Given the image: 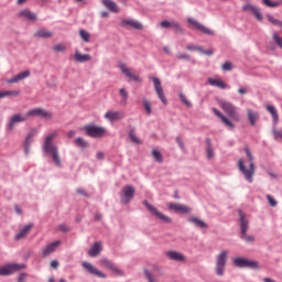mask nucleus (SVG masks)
<instances>
[{"label":"nucleus","mask_w":282,"mask_h":282,"mask_svg":"<svg viewBox=\"0 0 282 282\" xmlns=\"http://www.w3.org/2000/svg\"><path fill=\"white\" fill-rule=\"evenodd\" d=\"M239 217H240V232H241V239L247 241L248 243H252L254 241V236H248V218H246V214H243L242 210H239Z\"/></svg>","instance_id":"4"},{"label":"nucleus","mask_w":282,"mask_h":282,"mask_svg":"<svg viewBox=\"0 0 282 282\" xmlns=\"http://www.w3.org/2000/svg\"><path fill=\"white\" fill-rule=\"evenodd\" d=\"M242 12H249V14H253L258 21H263V15L261 14V9L256 7L254 4L247 3L242 6Z\"/></svg>","instance_id":"12"},{"label":"nucleus","mask_w":282,"mask_h":282,"mask_svg":"<svg viewBox=\"0 0 282 282\" xmlns=\"http://www.w3.org/2000/svg\"><path fill=\"white\" fill-rule=\"evenodd\" d=\"M161 28L163 29H169V28H174V30H177L178 32H183L182 30V25H180V23L177 22H169L166 20L161 22Z\"/></svg>","instance_id":"29"},{"label":"nucleus","mask_w":282,"mask_h":282,"mask_svg":"<svg viewBox=\"0 0 282 282\" xmlns=\"http://www.w3.org/2000/svg\"><path fill=\"white\" fill-rule=\"evenodd\" d=\"M39 118H43L44 120H52V118H54V113L47 111L46 109L40 108Z\"/></svg>","instance_id":"35"},{"label":"nucleus","mask_w":282,"mask_h":282,"mask_svg":"<svg viewBox=\"0 0 282 282\" xmlns=\"http://www.w3.org/2000/svg\"><path fill=\"white\" fill-rule=\"evenodd\" d=\"M176 143L178 144V147H180L181 149H184V142H182V138L177 137V138H176Z\"/></svg>","instance_id":"61"},{"label":"nucleus","mask_w":282,"mask_h":282,"mask_svg":"<svg viewBox=\"0 0 282 282\" xmlns=\"http://www.w3.org/2000/svg\"><path fill=\"white\" fill-rule=\"evenodd\" d=\"M102 4L105 6V8H107V10H110V12H115V13L120 12L118 4H116L113 0H102Z\"/></svg>","instance_id":"27"},{"label":"nucleus","mask_w":282,"mask_h":282,"mask_svg":"<svg viewBox=\"0 0 282 282\" xmlns=\"http://www.w3.org/2000/svg\"><path fill=\"white\" fill-rule=\"evenodd\" d=\"M25 120H28V115H13L8 123L9 130L12 131L14 127H17V124H19L20 122H25Z\"/></svg>","instance_id":"16"},{"label":"nucleus","mask_w":282,"mask_h":282,"mask_svg":"<svg viewBox=\"0 0 282 282\" xmlns=\"http://www.w3.org/2000/svg\"><path fill=\"white\" fill-rule=\"evenodd\" d=\"M100 267L106 268V270H111V272H115V274H118L119 276H122V270L118 268L113 262H111L108 259H101L99 260Z\"/></svg>","instance_id":"15"},{"label":"nucleus","mask_w":282,"mask_h":282,"mask_svg":"<svg viewBox=\"0 0 282 282\" xmlns=\"http://www.w3.org/2000/svg\"><path fill=\"white\" fill-rule=\"evenodd\" d=\"M6 95H7V96L17 97V96H20V95H21V91H20V90H6Z\"/></svg>","instance_id":"53"},{"label":"nucleus","mask_w":282,"mask_h":282,"mask_svg":"<svg viewBox=\"0 0 282 282\" xmlns=\"http://www.w3.org/2000/svg\"><path fill=\"white\" fill-rule=\"evenodd\" d=\"M75 143L77 144V147H82V149H87V147L89 145L87 141H85V139L83 138H77L75 140Z\"/></svg>","instance_id":"44"},{"label":"nucleus","mask_w":282,"mask_h":282,"mask_svg":"<svg viewBox=\"0 0 282 282\" xmlns=\"http://www.w3.org/2000/svg\"><path fill=\"white\" fill-rule=\"evenodd\" d=\"M152 155L156 160V162H162L163 158H162V153L160 151L153 150Z\"/></svg>","instance_id":"50"},{"label":"nucleus","mask_w":282,"mask_h":282,"mask_svg":"<svg viewBox=\"0 0 282 282\" xmlns=\"http://www.w3.org/2000/svg\"><path fill=\"white\" fill-rule=\"evenodd\" d=\"M129 138L134 144H142V141H140V139H138V137L135 135V131L131 130L129 132Z\"/></svg>","instance_id":"43"},{"label":"nucleus","mask_w":282,"mask_h":282,"mask_svg":"<svg viewBox=\"0 0 282 282\" xmlns=\"http://www.w3.org/2000/svg\"><path fill=\"white\" fill-rule=\"evenodd\" d=\"M40 109L41 108H33V109L29 110L26 112V119H29V118H39Z\"/></svg>","instance_id":"40"},{"label":"nucleus","mask_w":282,"mask_h":282,"mask_svg":"<svg viewBox=\"0 0 282 282\" xmlns=\"http://www.w3.org/2000/svg\"><path fill=\"white\" fill-rule=\"evenodd\" d=\"M203 54H206L207 56H213L214 52L213 48H208L206 51H204V48H202L200 51Z\"/></svg>","instance_id":"59"},{"label":"nucleus","mask_w":282,"mask_h":282,"mask_svg":"<svg viewBox=\"0 0 282 282\" xmlns=\"http://www.w3.org/2000/svg\"><path fill=\"white\" fill-rule=\"evenodd\" d=\"M267 199H268V202H269V204H270V206H272V208H274V207H276V199H274V197H272V195H267Z\"/></svg>","instance_id":"52"},{"label":"nucleus","mask_w":282,"mask_h":282,"mask_svg":"<svg viewBox=\"0 0 282 282\" xmlns=\"http://www.w3.org/2000/svg\"><path fill=\"white\" fill-rule=\"evenodd\" d=\"M145 276H147L149 282H158V280H155L153 274L149 273V271H145Z\"/></svg>","instance_id":"56"},{"label":"nucleus","mask_w":282,"mask_h":282,"mask_svg":"<svg viewBox=\"0 0 282 282\" xmlns=\"http://www.w3.org/2000/svg\"><path fill=\"white\" fill-rule=\"evenodd\" d=\"M79 36L83 39V41H85V43H89V40L91 39V34L85 30L79 31Z\"/></svg>","instance_id":"41"},{"label":"nucleus","mask_w":282,"mask_h":282,"mask_svg":"<svg viewBox=\"0 0 282 282\" xmlns=\"http://www.w3.org/2000/svg\"><path fill=\"white\" fill-rule=\"evenodd\" d=\"M74 135H76V131H74V130L68 131L67 138L72 139V138H74Z\"/></svg>","instance_id":"63"},{"label":"nucleus","mask_w":282,"mask_h":282,"mask_svg":"<svg viewBox=\"0 0 282 282\" xmlns=\"http://www.w3.org/2000/svg\"><path fill=\"white\" fill-rule=\"evenodd\" d=\"M186 50H188V52H202V46L188 44Z\"/></svg>","instance_id":"49"},{"label":"nucleus","mask_w":282,"mask_h":282,"mask_svg":"<svg viewBox=\"0 0 282 282\" xmlns=\"http://www.w3.org/2000/svg\"><path fill=\"white\" fill-rule=\"evenodd\" d=\"M187 23L192 25L194 30H198V32H203V34H207L208 36H213L215 34L213 30L206 28L204 24L197 22V20L193 18H188Z\"/></svg>","instance_id":"11"},{"label":"nucleus","mask_w":282,"mask_h":282,"mask_svg":"<svg viewBox=\"0 0 282 282\" xmlns=\"http://www.w3.org/2000/svg\"><path fill=\"white\" fill-rule=\"evenodd\" d=\"M35 36H37V39H52L54 36V33H52V31H47L45 29H40L35 33Z\"/></svg>","instance_id":"32"},{"label":"nucleus","mask_w":282,"mask_h":282,"mask_svg":"<svg viewBox=\"0 0 282 282\" xmlns=\"http://www.w3.org/2000/svg\"><path fill=\"white\" fill-rule=\"evenodd\" d=\"M30 144H32V134H29L26 137V141H25V144H24V152L25 153H30Z\"/></svg>","instance_id":"47"},{"label":"nucleus","mask_w":282,"mask_h":282,"mask_svg":"<svg viewBox=\"0 0 282 282\" xmlns=\"http://www.w3.org/2000/svg\"><path fill=\"white\" fill-rule=\"evenodd\" d=\"M134 195L135 188H133L131 185H126L120 193L121 204H129V202L133 199Z\"/></svg>","instance_id":"10"},{"label":"nucleus","mask_w":282,"mask_h":282,"mask_svg":"<svg viewBox=\"0 0 282 282\" xmlns=\"http://www.w3.org/2000/svg\"><path fill=\"white\" fill-rule=\"evenodd\" d=\"M223 69L224 72H230V69H232V63L226 62L225 64H223Z\"/></svg>","instance_id":"54"},{"label":"nucleus","mask_w":282,"mask_h":282,"mask_svg":"<svg viewBox=\"0 0 282 282\" xmlns=\"http://www.w3.org/2000/svg\"><path fill=\"white\" fill-rule=\"evenodd\" d=\"M263 6H265L267 8H279L280 6H282V0L279 1H271V0H262Z\"/></svg>","instance_id":"36"},{"label":"nucleus","mask_w":282,"mask_h":282,"mask_svg":"<svg viewBox=\"0 0 282 282\" xmlns=\"http://www.w3.org/2000/svg\"><path fill=\"white\" fill-rule=\"evenodd\" d=\"M234 264L236 268H259V263H257V261L248 260L246 258L234 259Z\"/></svg>","instance_id":"13"},{"label":"nucleus","mask_w":282,"mask_h":282,"mask_svg":"<svg viewBox=\"0 0 282 282\" xmlns=\"http://www.w3.org/2000/svg\"><path fill=\"white\" fill-rule=\"evenodd\" d=\"M143 107L145 109V112L148 116H151L152 113V106H151V101H149L148 99H143Z\"/></svg>","instance_id":"42"},{"label":"nucleus","mask_w":282,"mask_h":282,"mask_svg":"<svg viewBox=\"0 0 282 282\" xmlns=\"http://www.w3.org/2000/svg\"><path fill=\"white\" fill-rule=\"evenodd\" d=\"M19 17L26 21H36V14L28 9L20 11Z\"/></svg>","instance_id":"25"},{"label":"nucleus","mask_w":282,"mask_h":282,"mask_svg":"<svg viewBox=\"0 0 282 282\" xmlns=\"http://www.w3.org/2000/svg\"><path fill=\"white\" fill-rule=\"evenodd\" d=\"M272 36H273L274 43H276V45H279V47H281V50H282V37H281V35H279V33H276V32H273Z\"/></svg>","instance_id":"46"},{"label":"nucleus","mask_w":282,"mask_h":282,"mask_svg":"<svg viewBox=\"0 0 282 282\" xmlns=\"http://www.w3.org/2000/svg\"><path fill=\"white\" fill-rule=\"evenodd\" d=\"M97 160H105V153L98 152L97 153Z\"/></svg>","instance_id":"64"},{"label":"nucleus","mask_w":282,"mask_h":282,"mask_svg":"<svg viewBox=\"0 0 282 282\" xmlns=\"http://www.w3.org/2000/svg\"><path fill=\"white\" fill-rule=\"evenodd\" d=\"M247 116L251 127H254V124H257V121L259 120V112L249 109L247 110Z\"/></svg>","instance_id":"28"},{"label":"nucleus","mask_w":282,"mask_h":282,"mask_svg":"<svg viewBox=\"0 0 282 282\" xmlns=\"http://www.w3.org/2000/svg\"><path fill=\"white\" fill-rule=\"evenodd\" d=\"M58 230L61 232H67L69 230V227H67V225H59Z\"/></svg>","instance_id":"58"},{"label":"nucleus","mask_w":282,"mask_h":282,"mask_svg":"<svg viewBox=\"0 0 282 282\" xmlns=\"http://www.w3.org/2000/svg\"><path fill=\"white\" fill-rule=\"evenodd\" d=\"M28 281V274L26 273H21L18 282H26Z\"/></svg>","instance_id":"57"},{"label":"nucleus","mask_w":282,"mask_h":282,"mask_svg":"<svg viewBox=\"0 0 282 282\" xmlns=\"http://www.w3.org/2000/svg\"><path fill=\"white\" fill-rule=\"evenodd\" d=\"M245 153L248 159L249 166L246 165V161L243 159H240L238 161V169L242 175H245V178L249 184H252L254 182V173L257 171V167L254 166V155H252V152L250 151V148H245Z\"/></svg>","instance_id":"1"},{"label":"nucleus","mask_w":282,"mask_h":282,"mask_svg":"<svg viewBox=\"0 0 282 282\" xmlns=\"http://www.w3.org/2000/svg\"><path fill=\"white\" fill-rule=\"evenodd\" d=\"M170 210H174V213H191V208L184 205L169 203L167 204Z\"/></svg>","instance_id":"22"},{"label":"nucleus","mask_w":282,"mask_h":282,"mask_svg":"<svg viewBox=\"0 0 282 282\" xmlns=\"http://www.w3.org/2000/svg\"><path fill=\"white\" fill-rule=\"evenodd\" d=\"M213 113H215L217 118H220L221 122H224L226 127H228L229 129H235V123H232V121H230L228 117L224 116L221 111L217 110V108H213Z\"/></svg>","instance_id":"21"},{"label":"nucleus","mask_w":282,"mask_h":282,"mask_svg":"<svg viewBox=\"0 0 282 282\" xmlns=\"http://www.w3.org/2000/svg\"><path fill=\"white\" fill-rule=\"evenodd\" d=\"M151 80L154 85V90L158 95V98L161 100L163 105H169V100L166 99V95H164V88L162 87V80L158 77H151Z\"/></svg>","instance_id":"9"},{"label":"nucleus","mask_w":282,"mask_h":282,"mask_svg":"<svg viewBox=\"0 0 282 282\" xmlns=\"http://www.w3.org/2000/svg\"><path fill=\"white\" fill-rule=\"evenodd\" d=\"M57 135L58 131L51 132L44 140L43 149L48 155H51L53 162L57 166H63V163L61 162V155H58V147L54 144V140H56Z\"/></svg>","instance_id":"2"},{"label":"nucleus","mask_w":282,"mask_h":282,"mask_svg":"<svg viewBox=\"0 0 282 282\" xmlns=\"http://www.w3.org/2000/svg\"><path fill=\"white\" fill-rule=\"evenodd\" d=\"M178 96H180L181 101L183 102V105H185V107H193V104H191L188 98H186V95H184L183 93H180Z\"/></svg>","instance_id":"45"},{"label":"nucleus","mask_w":282,"mask_h":282,"mask_svg":"<svg viewBox=\"0 0 282 282\" xmlns=\"http://www.w3.org/2000/svg\"><path fill=\"white\" fill-rule=\"evenodd\" d=\"M188 221H189V224H194V226H196V228H208V225L204 220H202L197 217H189Z\"/></svg>","instance_id":"31"},{"label":"nucleus","mask_w":282,"mask_h":282,"mask_svg":"<svg viewBox=\"0 0 282 282\" xmlns=\"http://www.w3.org/2000/svg\"><path fill=\"white\" fill-rule=\"evenodd\" d=\"M82 265L86 272H89V274L99 276V279H107V274L102 273L100 270H98V268L94 267L91 262H83Z\"/></svg>","instance_id":"14"},{"label":"nucleus","mask_w":282,"mask_h":282,"mask_svg":"<svg viewBox=\"0 0 282 282\" xmlns=\"http://www.w3.org/2000/svg\"><path fill=\"white\" fill-rule=\"evenodd\" d=\"M21 270H25V264L8 263L0 267V276H10L14 272H21Z\"/></svg>","instance_id":"7"},{"label":"nucleus","mask_w":282,"mask_h":282,"mask_svg":"<svg viewBox=\"0 0 282 282\" xmlns=\"http://www.w3.org/2000/svg\"><path fill=\"white\" fill-rule=\"evenodd\" d=\"M206 144H207V149H206V151H207V158H208L209 160H213V158H215V151L213 150V145H212V143H210V139H207V140H206Z\"/></svg>","instance_id":"38"},{"label":"nucleus","mask_w":282,"mask_h":282,"mask_svg":"<svg viewBox=\"0 0 282 282\" xmlns=\"http://www.w3.org/2000/svg\"><path fill=\"white\" fill-rule=\"evenodd\" d=\"M58 246H61V240H56L50 245H47L43 251H42V256L45 257H50V254H52L53 252L56 251V248H58Z\"/></svg>","instance_id":"20"},{"label":"nucleus","mask_w":282,"mask_h":282,"mask_svg":"<svg viewBox=\"0 0 282 282\" xmlns=\"http://www.w3.org/2000/svg\"><path fill=\"white\" fill-rule=\"evenodd\" d=\"M75 61L77 63H87V62L91 61V55L82 54L80 52L76 51L75 52Z\"/></svg>","instance_id":"30"},{"label":"nucleus","mask_w":282,"mask_h":282,"mask_svg":"<svg viewBox=\"0 0 282 282\" xmlns=\"http://www.w3.org/2000/svg\"><path fill=\"white\" fill-rule=\"evenodd\" d=\"M219 107L234 120V122H239L241 120V117L239 116V111H237V107L234 106L230 101H219Z\"/></svg>","instance_id":"3"},{"label":"nucleus","mask_w":282,"mask_h":282,"mask_svg":"<svg viewBox=\"0 0 282 282\" xmlns=\"http://www.w3.org/2000/svg\"><path fill=\"white\" fill-rule=\"evenodd\" d=\"M119 69L127 76L128 78H131L133 76V73L131 72V68L127 67L126 64H120Z\"/></svg>","instance_id":"39"},{"label":"nucleus","mask_w":282,"mask_h":282,"mask_svg":"<svg viewBox=\"0 0 282 282\" xmlns=\"http://www.w3.org/2000/svg\"><path fill=\"white\" fill-rule=\"evenodd\" d=\"M59 263L56 260H53L51 262V268H53L54 270H56V268H58Z\"/></svg>","instance_id":"62"},{"label":"nucleus","mask_w":282,"mask_h":282,"mask_svg":"<svg viewBox=\"0 0 282 282\" xmlns=\"http://www.w3.org/2000/svg\"><path fill=\"white\" fill-rule=\"evenodd\" d=\"M176 58H177L178 61H189V59H191V56H189L188 54H186V53H178V54L176 55Z\"/></svg>","instance_id":"51"},{"label":"nucleus","mask_w":282,"mask_h":282,"mask_svg":"<svg viewBox=\"0 0 282 282\" xmlns=\"http://www.w3.org/2000/svg\"><path fill=\"white\" fill-rule=\"evenodd\" d=\"M267 110L269 113H271L274 124H276V122H279V112H276V108H274L272 105H269L267 106Z\"/></svg>","instance_id":"34"},{"label":"nucleus","mask_w":282,"mask_h":282,"mask_svg":"<svg viewBox=\"0 0 282 282\" xmlns=\"http://www.w3.org/2000/svg\"><path fill=\"white\" fill-rule=\"evenodd\" d=\"M169 259L172 261H184V254L176 252V251H169L167 253Z\"/></svg>","instance_id":"33"},{"label":"nucleus","mask_w":282,"mask_h":282,"mask_svg":"<svg viewBox=\"0 0 282 282\" xmlns=\"http://www.w3.org/2000/svg\"><path fill=\"white\" fill-rule=\"evenodd\" d=\"M228 261V251L223 250L216 257V274L218 276H224V272H226V263Z\"/></svg>","instance_id":"5"},{"label":"nucleus","mask_w":282,"mask_h":282,"mask_svg":"<svg viewBox=\"0 0 282 282\" xmlns=\"http://www.w3.org/2000/svg\"><path fill=\"white\" fill-rule=\"evenodd\" d=\"M143 206L151 213V215H154L158 219H161V221H164L165 224H171L172 219L171 217L164 215L163 213L159 212L155 206L151 205L148 200H143Z\"/></svg>","instance_id":"8"},{"label":"nucleus","mask_w":282,"mask_h":282,"mask_svg":"<svg viewBox=\"0 0 282 282\" xmlns=\"http://www.w3.org/2000/svg\"><path fill=\"white\" fill-rule=\"evenodd\" d=\"M102 252V243L95 242L94 246L88 251L89 257H98Z\"/></svg>","instance_id":"26"},{"label":"nucleus","mask_w":282,"mask_h":282,"mask_svg":"<svg viewBox=\"0 0 282 282\" xmlns=\"http://www.w3.org/2000/svg\"><path fill=\"white\" fill-rule=\"evenodd\" d=\"M121 28H132V30H142V23L139 21L127 19L120 22Z\"/></svg>","instance_id":"18"},{"label":"nucleus","mask_w":282,"mask_h":282,"mask_svg":"<svg viewBox=\"0 0 282 282\" xmlns=\"http://www.w3.org/2000/svg\"><path fill=\"white\" fill-rule=\"evenodd\" d=\"M32 228H34V225H32V224L24 226L20 230V232L15 236V241H21V239H25V237H28V235L30 234V230H32Z\"/></svg>","instance_id":"23"},{"label":"nucleus","mask_w":282,"mask_h":282,"mask_svg":"<svg viewBox=\"0 0 282 282\" xmlns=\"http://www.w3.org/2000/svg\"><path fill=\"white\" fill-rule=\"evenodd\" d=\"M84 131L89 138H105L107 135V130L100 126H85Z\"/></svg>","instance_id":"6"},{"label":"nucleus","mask_w":282,"mask_h":282,"mask_svg":"<svg viewBox=\"0 0 282 282\" xmlns=\"http://www.w3.org/2000/svg\"><path fill=\"white\" fill-rule=\"evenodd\" d=\"M208 83L209 85H212V87H218L219 89H228V84L221 79L208 78Z\"/></svg>","instance_id":"24"},{"label":"nucleus","mask_w":282,"mask_h":282,"mask_svg":"<svg viewBox=\"0 0 282 282\" xmlns=\"http://www.w3.org/2000/svg\"><path fill=\"white\" fill-rule=\"evenodd\" d=\"M119 94L121 96V101H120V105H127V100H129V93L127 91V89L124 88H121L119 90Z\"/></svg>","instance_id":"37"},{"label":"nucleus","mask_w":282,"mask_h":282,"mask_svg":"<svg viewBox=\"0 0 282 282\" xmlns=\"http://www.w3.org/2000/svg\"><path fill=\"white\" fill-rule=\"evenodd\" d=\"M130 78L134 80V83H142V78H140L138 75H132Z\"/></svg>","instance_id":"60"},{"label":"nucleus","mask_w":282,"mask_h":282,"mask_svg":"<svg viewBox=\"0 0 282 282\" xmlns=\"http://www.w3.org/2000/svg\"><path fill=\"white\" fill-rule=\"evenodd\" d=\"M29 77H30V70H23L18 75H15L14 77L7 79L6 83H8V85H14V83H21V80H25V78H29Z\"/></svg>","instance_id":"19"},{"label":"nucleus","mask_w":282,"mask_h":282,"mask_svg":"<svg viewBox=\"0 0 282 282\" xmlns=\"http://www.w3.org/2000/svg\"><path fill=\"white\" fill-rule=\"evenodd\" d=\"M106 120H109V122H116L118 120H122L124 118L123 111H107L104 116Z\"/></svg>","instance_id":"17"},{"label":"nucleus","mask_w":282,"mask_h":282,"mask_svg":"<svg viewBox=\"0 0 282 282\" xmlns=\"http://www.w3.org/2000/svg\"><path fill=\"white\" fill-rule=\"evenodd\" d=\"M65 50H67V46L64 44H55L53 46V52H65Z\"/></svg>","instance_id":"48"},{"label":"nucleus","mask_w":282,"mask_h":282,"mask_svg":"<svg viewBox=\"0 0 282 282\" xmlns=\"http://www.w3.org/2000/svg\"><path fill=\"white\" fill-rule=\"evenodd\" d=\"M273 135L275 140H282V130H273Z\"/></svg>","instance_id":"55"}]
</instances>
